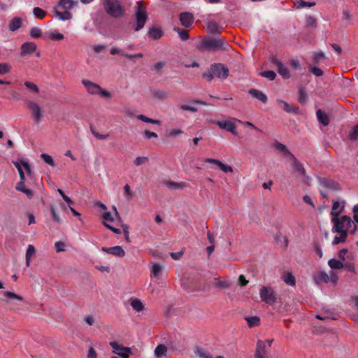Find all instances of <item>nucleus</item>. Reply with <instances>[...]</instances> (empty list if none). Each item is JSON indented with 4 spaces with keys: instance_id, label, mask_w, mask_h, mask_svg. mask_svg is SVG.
Masks as SVG:
<instances>
[{
    "instance_id": "12",
    "label": "nucleus",
    "mask_w": 358,
    "mask_h": 358,
    "mask_svg": "<svg viewBox=\"0 0 358 358\" xmlns=\"http://www.w3.org/2000/svg\"><path fill=\"white\" fill-rule=\"evenodd\" d=\"M318 180L320 184L324 187H327L332 190L341 189L340 185L334 180L327 179L324 178H319Z\"/></svg>"
},
{
    "instance_id": "53",
    "label": "nucleus",
    "mask_w": 358,
    "mask_h": 358,
    "mask_svg": "<svg viewBox=\"0 0 358 358\" xmlns=\"http://www.w3.org/2000/svg\"><path fill=\"white\" fill-rule=\"evenodd\" d=\"M176 30L178 33L179 36L182 41H185L189 38V33L187 30L182 29L180 28H178Z\"/></svg>"
},
{
    "instance_id": "17",
    "label": "nucleus",
    "mask_w": 358,
    "mask_h": 358,
    "mask_svg": "<svg viewBox=\"0 0 358 358\" xmlns=\"http://www.w3.org/2000/svg\"><path fill=\"white\" fill-rule=\"evenodd\" d=\"M292 162V166L293 168L299 172L302 176L306 177V171L303 165L296 159L294 155H291V158L289 159Z\"/></svg>"
},
{
    "instance_id": "33",
    "label": "nucleus",
    "mask_w": 358,
    "mask_h": 358,
    "mask_svg": "<svg viewBox=\"0 0 358 358\" xmlns=\"http://www.w3.org/2000/svg\"><path fill=\"white\" fill-rule=\"evenodd\" d=\"M340 234L339 236H335L333 240V244L337 245L340 243H343L346 241L348 234L345 232H337Z\"/></svg>"
},
{
    "instance_id": "15",
    "label": "nucleus",
    "mask_w": 358,
    "mask_h": 358,
    "mask_svg": "<svg viewBox=\"0 0 358 358\" xmlns=\"http://www.w3.org/2000/svg\"><path fill=\"white\" fill-rule=\"evenodd\" d=\"M207 32L214 36L220 34L222 31V27L214 21H210L207 24Z\"/></svg>"
},
{
    "instance_id": "30",
    "label": "nucleus",
    "mask_w": 358,
    "mask_h": 358,
    "mask_svg": "<svg viewBox=\"0 0 358 358\" xmlns=\"http://www.w3.org/2000/svg\"><path fill=\"white\" fill-rule=\"evenodd\" d=\"M36 51V46H22L21 56H27Z\"/></svg>"
},
{
    "instance_id": "42",
    "label": "nucleus",
    "mask_w": 358,
    "mask_h": 358,
    "mask_svg": "<svg viewBox=\"0 0 358 358\" xmlns=\"http://www.w3.org/2000/svg\"><path fill=\"white\" fill-rule=\"evenodd\" d=\"M305 26L306 27L315 28L317 27V20L314 17L309 16L306 18L305 22Z\"/></svg>"
},
{
    "instance_id": "36",
    "label": "nucleus",
    "mask_w": 358,
    "mask_h": 358,
    "mask_svg": "<svg viewBox=\"0 0 358 358\" xmlns=\"http://www.w3.org/2000/svg\"><path fill=\"white\" fill-rule=\"evenodd\" d=\"M276 148L280 151L281 152H283L287 157L288 159L291 158V155H293L289 150L287 148V147L280 143H276Z\"/></svg>"
},
{
    "instance_id": "16",
    "label": "nucleus",
    "mask_w": 358,
    "mask_h": 358,
    "mask_svg": "<svg viewBox=\"0 0 358 358\" xmlns=\"http://www.w3.org/2000/svg\"><path fill=\"white\" fill-rule=\"evenodd\" d=\"M248 93L252 96L253 97L256 98L257 99L259 100L262 103H266L268 101V97L266 94L263 93L262 91L257 90V89H250L248 90Z\"/></svg>"
},
{
    "instance_id": "47",
    "label": "nucleus",
    "mask_w": 358,
    "mask_h": 358,
    "mask_svg": "<svg viewBox=\"0 0 358 358\" xmlns=\"http://www.w3.org/2000/svg\"><path fill=\"white\" fill-rule=\"evenodd\" d=\"M349 138L352 141L358 140V123L352 128L351 132L349 134Z\"/></svg>"
},
{
    "instance_id": "56",
    "label": "nucleus",
    "mask_w": 358,
    "mask_h": 358,
    "mask_svg": "<svg viewBox=\"0 0 358 358\" xmlns=\"http://www.w3.org/2000/svg\"><path fill=\"white\" fill-rule=\"evenodd\" d=\"M124 192L127 200H130L133 196V192L131 191L130 186L128 184L124 185Z\"/></svg>"
},
{
    "instance_id": "50",
    "label": "nucleus",
    "mask_w": 358,
    "mask_h": 358,
    "mask_svg": "<svg viewBox=\"0 0 358 358\" xmlns=\"http://www.w3.org/2000/svg\"><path fill=\"white\" fill-rule=\"evenodd\" d=\"M256 352L266 354V345L264 341L259 340L257 343Z\"/></svg>"
},
{
    "instance_id": "27",
    "label": "nucleus",
    "mask_w": 358,
    "mask_h": 358,
    "mask_svg": "<svg viewBox=\"0 0 358 358\" xmlns=\"http://www.w3.org/2000/svg\"><path fill=\"white\" fill-rule=\"evenodd\" d=\"M166 351L167 347L164 344H159L155 350V355L156 357L159 358L164 355Z\"/></svg>"
},
{
    "instance_id": "25",
    "label": "nucleus",
    "mask_w": 358,
    "mask_h": 358,
    "mask_svg": "<svg viewBox=\"0 0 358 358\" xmlns=\"http://www.w3.org/2000/svg\"><path fill=\"white\" fill-rule=\"evenodd\" d=\"M131 306L134 310L141 312L144 309V305L142 301L138 299H131Z\"/></svg>"
},
{
    "instance_id": "41",
    "label": "nucleus",
    "mask_w": 358,
    "mask_h": 358,
    "mask_svg": "<svg viewBox=\"0 0 358 358\" xmlns=\"http://www.w3.org/2000/svg\"><path fill=\"white\" fill-rule=\"evenodd\" d=\"M264 78H268L270 80H273L275 78L276 74L273 71H265L259 73Z\"/></svg>"
},
{
    "instance_id": "29",
    "label": "nucleus",
    "mask_w": 358,
    "mask_h": 358,
    "mask_svg": "<svg viewBox=\"0 0 358 358\" xmlns=\"http://www.w3.org/2000/svg\"><path fill=\"white\" fill-rule=\"evenodd\" d=\"M165 185L170 189H182L185 185L182 182L178 183L172 180H168L165 182Z\"/></svg>"
},
{
    "instance_id": "38",
    "label": "nucleus",
    "mask_w": 358,
    "mask_h": 358,
    "mask_svg": "<svg viewBox=\"0 0 358 358\" xmlns=\"http://www.w3.org/2000/svg\"><path fill=\"white\" fill-rule=\"evenodd\" d=\"M59 6L65 9H71L74 6L73 0H60Z\"/></svg>"
},
{
    "instance_id": "10",
    "label": "nucleus",
    "mask_w": 358,
    "mask_h": 358,
    "mask_svg": "<svg viewBox=\"0 0 358 358\" xmlns=\"http://www.w3.org/2000/svg\"><path fill=\"white\" fill-rule=\"evenodd\" d=\"M271 62L277 66L278 73L282 76L283 78L287 79L289 78L290 75L288 69L285 67L280 61L276 57H273Z\"/></svg>"
},
{
    "instance_id": "31",
    "label": "nucleus",
    "mask_w": 358,
    "mask_h": 358,
    "mask_svg": "<svg viewBox=\"0 0 358 358\" xmlns=\"http://www.w3.org/2000/svg\"><path fill=\"white\" fill-rule=\"evenodd\" d=\"M195 354L199 358H213L212 355L208 351L201 348H196V350H195Z\"/></svg>"
},
{
    "instance_id": "7",
    "label": "nucleus",
    "mask_w": 358,
    "mask_h": 358,
    "mask_svg": "<svg viewBox=\"0 0 358 358\" xmlns=\"http://www.w3.org/2000/svg\"><path fill=\"white\" fill-rule=\"evenodd\" d=\"M110 345L113 349V353L117 354L122 358H129L131 354V349L127 347H124L116 342H110Z\"/></svg>"
},
{
    "instance_id": "9",
    "label": "nucleus",
    "mask_w": 358,
    "mask_h": 358,
    "mask_svg": "<svg viewBox=\"0 0 358 358\" xmlns=\"http://www.w3.org/2000/svg\"><path fill=\"white\" fill-rule=\"evenodd\" d=\"M213 123L217 124L220 128L225 129L233 134H236V125L232 121H213Z\"/></svg>"
},
{
    "instance_id": "61",
    "label": "nucleus",
    "mask_w": 358,
    "mask_h": 358,
    "mask_svg": "<svg viewBox=\"0 0 358 358\" xmlns=\"http://www.w3.org/2000/svg\"><path fill=\"white\" fill-rule=\"evenodd\" d=\"M56 251L57 252H64L65 250V243L62 241H57L55 244Z\"/></svg>"
},
{
    "instance_id": "37",
    "label": "nucleus",
    "mask_w": 358,
    "mask_h": 358,
    "mask_svg": "<svg viewBox=\"0 0 358 358\" xmlns=\"http://www.w3.org/2000/svg\"><path fill=\"white\" fill-rule=\"evenodd\" d=\"M33 13L35 15L36 17L38 19H43L46 15V11L43 10L41 8L35 7L33 10Z\"/></svg>"
},
{
    "instance_id": "8",
    "label": "nucleus",
    "mask_w": 358,
    "mask_h": 358,
    "mask_svg": "<svg viewBox=\"0 0 358 358\" xmlns=\"http://www.w3.org/2000/svg\"><path fill=\"white\" fill-rule=\"evenodd\" d=\"M24 103L31 111L34 120L38 122L41 121L43 115L41 107L38 104L29 100H26Z\"/></svg>"
},
{
    "instance_id": "54",
    "label": "nucleus",
    "mask_w": 358,
    "mask_h": 358,
    "mask_svg": "<svg viewBox=\"0 0 358 358\" xmlns=\"http://www.w3.org/2000/svg\"><path fill=\"white\" fill-rule=\"evenodd\" d=\"M161 271H162L161 265L159 264H155L152 266V269L151 271V275L156 277L159 275V273L161 272Z\"/></svg>"
},
{
    "instance_id": "49",
    "label": "nucleus",
    "mask_w": 358,
    "mask_h": 358,
    "mask_svg": "<svg viewBox=\"0 0 358 358\" xmlns=\"http://www.w3.org/2000/svg\"><path fill=\"white\" fill-rule=\"evenodd\" d=\"M317 281H322L325 283L329 282V275L324 271L320 272L317 277Z\"/></svg>"
},
{
    "instance_id": "13",
    "label": "nucleus",
    "mask_w": 358,
    "mask_h": 358,
    "mask_svg": "<svg viewBox=\"0 0 358 358\" xmlns=\"http://www.w3.org/2000/svg\"><path fill=\"white\" fill-rule=\"evenodd\" d=\"M180 23L185 27H190L194 22V16L192 13L189 12L181 13L179 16Z\"/></svg>"
},
{
    "instance_id": "55",
    "label": "nucleus",
    "mask_w": 358,
    "mask_h": 358,
    "mask_svg": "<svg viewBox=\"0 0 358 358\" xmlns=\"http://www.w3.org/2000/svg\"><path fill=\"white\" fill-rule=\"evenodd\" d=\"M24 85L35 93H38L39 92L38 86L33 83L25 81Z\"/></svg>"
},
{
    "instance_id": "23",
    "label": "nucleus",
    "mask_w": 358,
    "mask_h": 358,
    "mask_svg": "<svg viewBox=\"0 0 358 358\" xmlns=\"http://www.w3.org/2000/svg\"><path fill=\"white\" fill-rule=\"evenodd\" d=\"M54 13L56 17L62 20H70L72 17V15L69 11L65 10L64 12H61L56 8H54Z\"/></svg>"
},
{
    "instance_id": "19",
    "label": "nucleus",
    "mask_w": 358,
    "mask_h": 358,
    "mask_svg": "<svg viewBox=\"0 0 358 358\" xmlns=\"http://www.w3.org/2000/svg\"><path fill=\"white\" fill-rule=\"evenodd\" d=\"M227 42L225 41L223 38H208L203 39L202 43L200 45H224Z\"/></svg>"
},
{
    "instance_id": "11",
    "label": "nucleus",
    "mask_w": 358,
    "mask_h": 358,
    "mask_svg": "<svg viewBox=\"0 0 358 358\" xmlns=\"http://www.w3.org/2000/svg\"><path fill=\"white\" fill-rule=\"evenodd\" d=\"M101 250L115 257H123L125 255L124 250L121 246L119 245L110 248L103 247Z\"/></svg>"
},
{
    "instance_id": "24",
    "label": "nucleus",
    "mask_w": 358,
    "mask_h": 358,
    "mask_svg": "<svg viewBox=\"0 0 358 358\" xmlns=\"http://www.w3.org/2000/svg\"><path fill=\"white\" fill-rule=\"evenodd\" d=\"M340 208V202L338 201H334L333 204H332L331 212V215L334 217H338L339 215V214L343 211L344 207L343 206L341 208Z\"/></svg>"
},
{
    "instance_id": "62",
    "label": "nucleus",
    "mask_w": 358,
    "mask_h": 358,
    "mask_svg": "<svg viewBox=\"0 0 358 358\" xmlns=\"http://www.w3.org/2000/svg\"><path fill=\"white\" fill-rule=\"evenodd\" d=\"M148 161V158L147 157H138L136 158L134 161V164L136 166H140L141 164H145Z\"/></svg>"
},
{
    "instance_id": "63",
    "label": "nucleus",
    "mask_w": 358,
    "mask_h": 358,
    "mask_svg": "<svg viewBox=\"0 0 358 358\" xmlns=\"http://www.w3.org/2000/svg\"><path fill=\"white\" fill-rule=\"evenodd\" d=\"M218 167L224 172H233V169L231 166L223 164L222 162L220 163Z\"/></svg>"
},
{
    "instance_id": "60",
    "label": "nucleus",
    "mask_w": 358,
    "mask_h": 358,
    "mask_svg": "<svg viewBox=\"0 0 358 358\" xmlns=\"http://www.w3.org/2000/svg\"><path fill=\"white\" fill-rule=\"evenodd\" d=\"M57 191L63 199L68 203L69 206L73 203V201L69 196H67L61 189H58Z\"/></svg>"
},
{
    "instance_id": "14",
    "label": "nucleus",
    "mask_w": 358,
    "mask_h": 358,
    "mask_svg": "<svg viewBox=\"0 0 358 358\" xmlns=\"http://www.w3.org/2000/svg\"><path fill=\"white\" fill-rule=\"evenodd\" d=\"M276 102L279 107L282 108L284 110H285L288 113L298 114L299 113V108L294 107L283 100L278 99L276 101Z\"/></svg>"
},
{
    "instance_id": "4",
    "label": "nucleus",
    "mask_w": 358,
    "mask_h": 358,
    "mask_svg": "<svg viewBox=\"0 0 358 358\" xmlns=\"http://www.w3.org/2000/svg\"><path fill=\"white\" fill-rule=\"evenodd\" d=\"M135 17L136 24L135 31H139L144 27L148 19L146 8L143 1L137 2L136 6Z\"/></svg>"
},
{
    "instance_id": "20",
    "label": "nucleus",
    "mask_w": 358,
    "mask_h": 358,
    "mask_svg": "<svg viewBox=\"0 0 358 358\" xmlns=\"http://www.w3.org/2000/svg\"><path fill=\"white\" fill-rule=\"evenodd\" d=\"M317 117L320 123L323 126H327L329 124V119L328 115L323 112L321 109H318L316 112Z\"/></svg>"
},
{
    "instance_id": "32",
    "label": "nucleus",
    "mask_w": 358,
    "mask_h": 358,
    "mask_svg": "<svg viewBox=\"0 0 358 358\" xmlns=\"http://www.w3.org/2000/svg\"><path fill=\"white\" fill-rule=\"evenodd\" d=\"M137 119L144 122H147V123H151V124H157V125H159L160 124V121L159 120H154V119H151L150 117H146L145 115H138L137 116Z\"/></svg>"
},
{
    "instance_id": "64",
    "label": "nucleus",
    "mask_w": 358,
    "mask_h": 358,
    "mask_svg": "<svg viewBox=\"0 0 358 358\" xmlns=\"http://www.w3.org/2000/svg\"><path fill=\"white\" fill-rule=\"evenodd\" d=\"M35 248L32 245H29L27 252H26V257H31L35 254Z\"/></svg>"
},
{
    "instance_id": "46",
    "label": "nucleus",
    "mask_w": 358,
    "mask_h": 358,
    "mask_svg": "<svg viewBox=\"0 0 358 358\" xmlns=\"http://www.w3.org/2000/svg\"><path fill=\"white\" fill-rule=\"evenodd\" d=\"M290 66L293 70L300 71L302 69L301 63L297 59H292L290 60Z\"/></svg>"
},
{
    "instance_id": "57",
    "label": "nucleus",
    "mask_w": 358,
    "mask_h": 358,
    "mask_svg": "<svg viewBox=\"0 0 358 358\" xmlns=\"http://www.w3.org/2000/svg\"><path fill=\"white\" fill-rule=\"evenodd\" d=\"M50 210L53 220L57 223H59L61 222V219H60L59 216L57 215L55 207L53 206H50Z\"/></svg>"
},
{
    "instance_id": "44",
    "label": "nucleus",
    "mask_w": 358,
    "mask_h": 358,
    "mask_svg": "<svg viewBox=\"0 0 358 358\" xmlns=\"http://www.w3.org/2000/svg\"><path fill=\"white\" fill-rule=\"evenodd\" d=\"M153 96L159 99H165L167 98L168 94L163 90H157L153 92Z\"/></svg>"
},
{
    "instance_id": "39",
    "label": "nucleus",
    "mask_w": 358,
    "mask_h": 358,
    "mask_svg": "<svg viewBox=\"0 0 358 358\" xmlns=\"http://www.w3.org/2000/svg\"><path fill=\"white\" fill-rule=\"evenodd\" d=\"M48 37L52 41H58L64 38V35L57 31H50L48 33Z\"/></svg>"
},
{
    "instance_id": "28",
    "label": "nucleus",
    "mask_w": 358,
    "mask_h": 358,
    "mask_svg": "<svg viewBox=\"0 0 358 358\" xmlns=\"http://www.w3.org/2000/svg\"><path fill=\"white\" fill-rule=\"evenodd\" d=\"M245 319L247 321L249 327L250 328L259 326L260 324V319L257 316L246 317Z\"/></svg>"
},
{
    "instance_id": "3",
    "label": "nucleus",
    "mask_w": 358,
    "mask_h": 358,
    "mask_svg": "<svg viewBox=\"0 0 358 358\" xmlns=\"http://www.w3.org/2000/svg\"><path fill=\"white\" fill-rule=\"evenodd\" d=\"M103 4L106 12L113 17H120L124 13V8L120 0H104Z\"/></svg>"
},
{
    "instance_id": "1",
    "label": "nucleus",
    "mask_w": 358,
    "mask_h": 358,
    "mask_svg": "<svg viewBox=\"0 0 358 358\" xmlns=\"http://www.w3.org/2000/svg\"><path fill=\"white\" fill-rule=\"evenodd\" d=\"M331 222L334 224L333 232H345L355 234L357 229V224H353L351 218L348 215H343L341 217H333Z\"/></svg>"
},
{
    "instance_id": "18",
    "label": "nucleus",
    "mask_w": 358,
    "mask_h": 358,
    "mask_svg": "<svg viewBox=\"0 0 358 358\" xmlns=\"http://www.w3.org/2000/svg\"><path fill=\"white\" fill-rule=\"evenodd\" d=\"M22 24V19L20 17L12 18L8 23V29L10 31H15L21 27Z\"/></svg>"
},
{
    "instance_id": "22",
    "label": "nucleus",
    "mask_w": 358,
    "mask_h": 358,
    "mask_svg": "<svg viewBox=\"0 0 358 358\" xmlns=\"http://www.w3.org/2000/svg\"><path fill=\"white\" fill-rule=\"evenodd\" d=\"M327 57L324 55V53L322 51H317L313 52V64H320V63H322L325 62L327 59Z\"/></svg>"
},
{
    "instance_id": "43",
    "label": "nucleus",
    "mask_w": 358,
    "mask_h": 358,
    "mask_svg": "<svg viewBox=\"0 0 358 358\" xmlns=\"http://www.w3.org/2000/svg\"><path fill=\"white\" fill-rule=\"evenodd\" d=\"M182 134V131L180 129H171L166 131V136L167 137L176 136Z\"/></svg>"
},
{
    "instance_id": "2",
    "label": "nucleus",
    "mask_w": 358,
    "mask_h": 358,
    "mask_svg": "<svg viewBox=\"0 0 358 358\" xmlns=\"http://www.w3.org/2000/svg\"><path fill=\"white\" fill-rule=\"evenodd\" d=\"M229 69L227 67L220 63L212 64L207 72L202 74L208 81H211L214 78L224 80L228 77Z\"/></svg>"
},
{
    "instance_id": "6",
    "label": "nucleus",
    "mask_w": 358,
    "mask_h": 358,
    "mask_svg": "<svg viewBox=\"0 0 358 358\" xmlns=\"http://www.w3.org/2000/svg\"><path fill=\"white\" fill-rule=\"evenodd\" d=\"M262 301L268 305H273L276 302V296L273 289L270 287L263 286L259 291Z\"/></svg>"
},
{
    "instance_id": "40",
    "label": "nucleus",
    "mask_w": 358,
    "mask_h": 358,
    "mask_svg": "<svg viewBox=\"0 0 358 358\" xmlns=\"http://www.w3.org/2000/svg\"><path fill=\"white\" fill-rule=\"evenodd\" d=\"M315 4L316 3L315 1L307 2V1H305L304 0H299L295 3V6H296V8H301L306 7V6L312 7V6H314Z\"/></svg>"
},
{
    "instance_id": "51",
    "label": "nucleus",
    "mask_w": 358,
    "mask_h": 358,
    "mask_svg": "<svg viewBox=\"0 0 358 358\" xmlns=\"http://www.w3.org/2000/svg\"><path fill=\"white\" fill-rule=\"evenodd\" d=\"M309 71L317 77H320L323 75V71L317 66H310Z\"/></svg>"
},
{
    "instance_id": "5",
    "label": "nucleus",
    "mask_w": 358,
    "mask_h": 358,
    "mask_svg": "<svg viewBox=\"0 0 358 358\" xmlns=\"http://www.w3.org/2000/svg\"><path fill=\"white\" fill-rule=\"evenodd\" d=\"M83 85L85 87L87 92L93 95L99 94L106 99H111L112 94L108 91L103 90L96 83H94L88 80H83Z\"/></svg>"
},
{
    "instance_id": "52",
    "label": "nucleus",
    "mask_w": 358,
    "mask_h": 358,
    "mask_svg": "<svg viewBox=\"0 0 358 358\" xmlns=\"http://www.w3.org/2000/svg\"><path fill=\"white\" fill-rule=\"evenodd\" d=\"M308 99V95L306 91L303 89H300L299 91V101L302 103L306 101Z\"/></svg>"
},
{
    "instance_id": "48",
    "label": "nucleus",
    "mask_w": 358,
    "mask_h": 358,
    "mask_svg": "<svg viewBox=\"0 0 358 358\" xmlns=\"http://www.w3.org/2000/svg\"><path fill=\"white\" fill-rule=\"evenodd\" d=\"M13 164H14L15 166L16 167V169L18 171L20 180L21 181H24L25 176H24V173L23 171V169H22V168L21 166V164L20 162H13Z\"/></svg>"
},
{
    "instance_id": "59",
    "label": "nucleus",
    "mask_w": 358,
    "mask_h": 358,
    "mask_svg": "<svg viewBox=\"0 0 358 358\" xmlns=\"http://www.w3.org/2000/svg\"><path fill=\"white\" fill-rule=\"evenodd\" d=\"M19 162L21 164V166L24 167V169H25V171L28 175H31L32 173L31 168L27 162L24 161V160H20Z\"/></svg>"
},
{
    "instance_id": "26",
    "label": "nucleus",
    "mask_w": 358,
    "mask_h": 358,
    "mask_svg": "<svg viewBox=\"0 0 358 358\" xmlns=\"http://www.w3.org/2000/svg\"><path fill=\"white\" fill-rule=\"evenodd\" d=\"M329 267L332 269H341L343 268L344 264L342 261L336 259H331L328 262Z\"/></svg>"
},
{
    "instance_id": "58",
    "label": "nucleus",
    "mask_w": 358,
    "mask_h": 358,
    "mask_svg": "<svg viewBox=\"0 0 358 358\" xmlns=\"http://www.w3.org/2000/svg\"><path fill=\"white\" fill-rule=\"evenodd\" d=\"M285 282L289 285H295V278L294 277L290 274V273H288L285 277Z\"/></svg>"
},
{
    "instance_id": "34",
    "label": "nucleus",
    "mask_w": 358,
    "mask_h": 358,
    "mask_svg": "<svg viewBox=\"0 0 358 358\" xmlns=\"http://www.w3.org/2000/svg\"><path fill=\"white\" fill-rule=\"evenodd\" d=\"M4 296H6L8 299H13V300H17L22 301L23 300V298L22 296L18 295L14 292L6 291L3 294Z\"/></svg>"
},
{
    "instance_id": "21",
    "label": "nucleus",
    "mask_w": 358,
    "mask_h": 358,
    "mask_svg": "<svg viewBox=\"0 0 358 358\" xmlns=\"http://www.w3.org/2000/svg\"><path fill=\"white\" fill-rule=\"evenodd\" d=\"M148 36L153 39H159L163 36V31L160 28L152 27L148 31Z\"/></svg>"
},
{
    "instance_id": "45",
    "label": "nucleus",
    "mask_w": 358,
    "mask_h": 358,
    "mask_svg": "<svg viewBox=\"0 0 358 358\" xmlns=\"http://www.w3.org/2000/svg\"><path fill=\"white\" fill-rule=\"evenodd\" d=\"M41 35H42V32H41V29H39L38 27H32L30 29V36L31 38H40L41 36Z\"/></svg>"
},
{
    "instance_id": "35",
    "label": "nucleus",
    "mask_w": 358,
    "mask_h": 358,
    "mask_svg": "<svg viewBox=\"0 0 358 358\" xmlns=\"http://www.w3.org/2000/svg\"><path fill=\"white\" fill-rule=\"evenodd\" d=\"M41 158L44 161V162H45L48 165L51 166L52 167L55 166V163L53 160V158L48 154H46V153L41 154Z\"/></svg>"
}]
</instances>
